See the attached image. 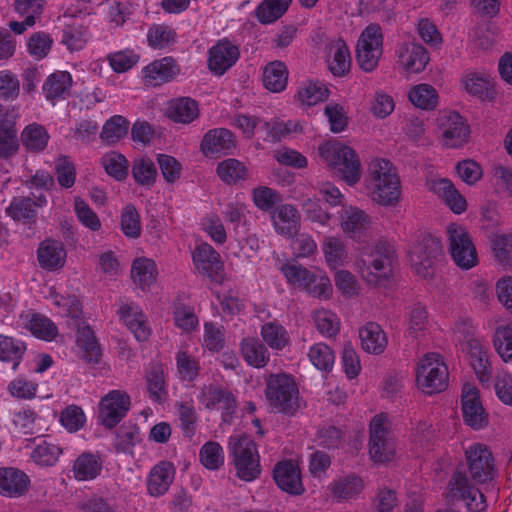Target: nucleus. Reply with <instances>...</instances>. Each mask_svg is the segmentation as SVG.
I'll use <instances>...</instances> for the list:
<instances>
[{"label":"nucleus","instance_id":"1","mask_svg":"<svg viewBox=\"0 0 512 512\" xmlns=\"http://www.w3.org/2000/svg\"><path fill=\"white\" fill-rule=\"evenodd\" d=\"M265 398L275 413L294 416L300 409L299 389L287 374H271L266 379Z\"/></svg>","mask_w":512,"mask_h":512},{"label":"nucleus","instance_id":"2","mask_svg":"<svg viewBox=\"0 0 512 512\" xmlns=\"http://www.w3.org/2000/svg\"><path fill=\"white\" fill-rule=\"evenodd\" d=\"M373 200L383 206H395L400 198V179L392 163L375 159L369 165Z\"/></svg>","mask_w":512,"mask_h":512},{"label":"nucleus","instance_id":"3","mask_svg":"<svg viewBox=\"0 0 512 512\" xmlns=\"http://www.w3.org/2000/svg\"><path fill=\"white\" fill-rule=\"evenodd\" d=\"M228 449L233 457L238 478L249 482L259 477L261 466L257 446L249 435L231 436L228 441Z\"/></svg>","mask_w":512,"mask_h":512},{"label":"nucleus","instance_id":"4","mask_svg":"<svg viewBox=\"0 0 512 512\" xmlns=\"http://www.w3.org/2000/svg\"><path fill=\"white\" fill-rule=\"evenodd\" d=\"M319 154L348 185H354L360 180V159L351 147L339 143L325 144L319 147Z\"/></svg>","mask_w":512,"mask_h":512},{"label":"nucleus","instance_id":"5","mask_svg":"<svg viewBox=\"0 0 512 512\" xmlns=\"http://www.w3.org/2000/svg\"><path fill=\"white\" fill-rule=\"evenodd\" d=\"M443 257L440 240L431 234H421L411 249V263L415 272L424 279L435 274V265Z\"/></svg>","mask_w":512,"mask_h":512},{"label":"nucleus","instance_id":"6","mask_svg":"<svg viewBox=\"0 0 512 512\" xmlns=\"http://www.w3.org/2000/svg\"><path fill=\"white\" fill-rule=\"evenodd\" d=\"M439 358L438 354H427L417 369V384L428 395L440 393L448 386V367Z\"/></svg>","mask_w":512,"mask_h":512},{"label":"nucleus","instance_id":"7","mask_svg":"<svg viewBox=\"0 0 512 512\" xmlns=\"http://www.w3.org/2000/svg\"><path fill=\"white\" fill-rule=\"evenodd\" d=\"M383 35L377 23H371L362 32L356 49V60L365 72L373 71L382 55Z\"/></svg>","mask_w":512,"mask_h":512},{"label":"nucleus","instance_id":"8","mask_svg":"<svg viewBox=\"0 0 512 512\" xmlns=\"http://www.w3.org/2000/svg\"><path fill=\"white\" fill-rule=\"evenodd\" d=\"M449 252L455 264L465 270L474 267L477 260L475 246L466 229L456 223L447 226Z\"/></svg>","mask_w":512,"mask_h":512},{"label":"nucleus","instance_id":"9","mask_svg":"<svg viewBox=\"0 0 512 512\" xmlns=\"http://www.w3.org/2000/svg\"><path fill=\"white\" fill-rule=\"evenodd\" d=\"M130 396L125 391L112 390L101 398L98 419L107 429L116 427L130 410Z\"/></svg>","mask_w":512,"mask_h":512},{"label":"nucleus","instance_id":"10","mask_svg":"<svg viewBox=\"0 0 512 512\" xmlns=\"http://www.w3.org/2000/svg\"><path fill=\"white\" fill-rule=\"evenodd\" d=\"M465 458L471 479L486 483L494 477V458L487 445L475 443L465 451Z\"/></svg>","mask_w":512,"mask_h":512},{"label":"nucleus","instance_id":"11","mask_svg":"<svg viewBox=\"0 0 512 512\" xmlns=\"http://www.w3.org/2000/svg\"><path fill=\"white\" fill-rule=\"evenodd\" d=\"M448 490L451 501L465 502L468 510L472 512H480L485 508L484 495L469 483L467 475L463 471L454 472L448 483Z\"/></svg>","mask_w":512,"mask_h":512},{"label":"nucleus","instance_id":"12","mask_svg":"<svg viewBox=\"0 0 512 512\" xmlns=\"http://www.w3.org/2000/svg\"><path fill=\"white\" fill-rule=\"evenodd\" d=\"M386 422L387 417L384 414L374 416L370 422L369 454L376 463L387 462L394 454V446L387 438Z\"/></svg>","mask_w":512,"mask_h":512},{"label":"nucleus","instance_id":"13","mask_svg":"<svg viewBox=\"0 0 512 512\" xmlns=\"http://www.w3.org/2000/svg\"><path fill=\"white\" fill-rule=\"evenodd\" d=\"M461 403L465 424L475 430L488 425V414L481 403L479 390L476 387L469 384L463 386Z\"/></svg>","mask_w":512,"mask_h":512},{"label":"nucleus","instance_id":"14","mask_svg":"<svg viewBox=\"0 0 512 512\" xmlns=\"http://www.w3.org/2000/svg\"><path fill=\"white\" fill-rule=\"evenodd\" d=\"M240 56L239 48L228 39L219 40L208 51V68L221 76L230 69Z\"/></svg>","mask_w":512,"mask_h":512},{"label":"nucleus","instance_id":"15","mask_svg":"<svg viewBox=\"0 0 512 512\" xmlns=\"http://www.w3.org/2000/svg\"><path fill=\"white\" fill-rule=\"evenodd\" d=\"M273 478L277 486L292 495H300L304 488L300 469L292 461L278 462L273 469Z\"/></svg>","mask_w":512,"mask_h":512},{"label":"nucleus","instance_id":"16","mask_svg":"<svg viewBox=\"0 0 512 512\" xmlns=\"http://www.w3.org/2000/svg\"><path fill=\"white\" fill-rule=\"evenodd\" d=\"M30 486L29 477L13 467L0 468V495L17 498L25 495Z\"/></svg>","mask_w":512,"mask_h":512},{"label":"nucleus","instance_id":"17","mask_svg":"<svg viewBox=\"0 0 512 512\" xmlns=\"http://www.w3.org/2000/svg\"><path fill=\"white\" fill-rule=\"evenodd\" d=\"M37 260L41 268L55 271L62 268L66 262V250L60 241L47 239L39 244Z\"/></svg>","mask_w":512,"mask_h":512},{"label":"nucleus","instance_id":"18","mask_svg":"<svg viewBox=\"0 0 512 512\" xmlns=\"http://www.w3.org/2000/svg\"><path fill=\"white\" fill-rule=\"evenodd\" d=\"M233 133L225 128L209 130L202 138L200 149L205 156L214 153L229 154L235 148Z\"/></svg>","mask_w":512,"mask_h":512},{"label":"nucleus","instance_id":"19","mask_svg":"<svg viewBox=\"0 0 512 512\" xmlns=\"http://www.w3.org/2000/svg\"><path fill=\"white\" fill-rule=\"evenodd\" d=\"M470 358V364L480 382H488L492 376V368L488 351L476 338L469 339L464 348Z\"/></svg>","mask_w":512,"mask_h":512},{"label":"nucleus","instance_id":"20","mask_svg":"<svg viewBox=\"0 0 512 512\" xmlns=\"http://www.w3.org/2000/svg\"><path fill=\"white\" fill-rule=\"evenodd\" d=\"M40 206L41 204L30 197H14L6 208V214L14 221L32 228L37 223L38 213L36 208Z\"/></svg>","mask_w":512,"mask_h":512},{"label":"nucleus","instance_id":"21","mask_svg":"<svg viewBox=\"0 0 512 512\" xmlns=\"http://www.w3.org/2000/svg\"><path fill=\"white\" fill-rule=\"evenodd\" d=\"M276 231L288 238L299 233L301 227V216L298 210L291 204L277 206L273 214Z\"/></svg>","mask_w":512,"mask_h":512},{"label":"nucleus","instance_id":"22","mask_svg":"<svg viewBox=\"0 0 512 512\" xmlns=\"http://www.w3.org/2000/svg\"><path fill=\"white\" fill-rule=\"evenodd\" d=\"M179 73V68L172 57L155 60L144 69L145 82L158 86L172 80Z\"/></svg>","mask_w":512,"mask_h":512},{"label":"nucleus","instance_id":"23","mask_svg":"<svg viewBox=\"0 0 512 512\" xmlns=\"http://www.w3.org/2000/svg\"><path fill=\"white\" fill-rule=\"evenodd\" d=\"M175 475L174 465L169 461H161L155 465L149 474L147 488L152 496L166 493L173 482Z\"/></svg>","mask_w":512,"mask_h":512},{"label":"nucleus","instance_id":"24","mask_svg":"<svg viewBox=\"0 0 512 512\" xmlns=\"http://www.w3.org/2000/svg\"><path fill=\"white\" fill-rule=\"evenodd\" d=\"M443 126L442 137L445 146L458 148L468 141L470 135L469 127L458 113H451L446 124H443Z\"/></svg>","mask_w":512,"mask_h":512},{"label":"nucleus","instance_id":"25","mask_svg":"<svg viewBox=\"0 0 512 512\" xmlns=\"http://www.w3.org/2000/svg\"><path fill=\"white\" fill-rule=\"evenodd\" d=\"M165 115L175 123L189 124L199 116L198 102L190 97L174 99Z\"/></svg>","mask_w":512,"mask_h":512},{"label":"nucleus","instance_id":"26","mask_svg":"<svg viewBox=\"0 0 512 512\" xmlns=\"http://www.w3.org/2000/svg\"><path fill=\"white\" fill-rule=\"evenodd\" d=\"M371 224V217L363 210L350 207L341 215V227L350 238L360 239Z\"/></svg>","mask_w":512,"mask_h":512},{"label":"nucleus","instance_id":"27","mask_svg":"<svg viewBox=\"0 0 512 512\" xmlns=\"http://www.w3.org/2000/svg\"><path fill=\"white\" fill-rule=\"evenodd\" d=\"M359 338L364 351L372 354H381L387 346V338L381 326L375 322H368L359 330Z\"/></svg>","mask_w":512,"mask_h":512},{"label":"nucleus","instance_id":"28","mask_svg":"<svg viewBox=\"0 0 512 512\" xmlns=\"http://www.w3.org/2000/svg\"><path fill=\"white\" fill-rule=\"evenodd\" d=\"M193 260L197 269L211 278L213 273H217L222 267L220 254L208 243H202L196 247Z\"/></svg>","mask_w":512,"mask_h":512},{"label":"nucleus","instance_id":"29","mask_svg":"<svg viewBox=\"0 0 512 512\" xmlns=\"http://www.w3.org/2000/svg\"><path fill=\"white\" fill-rule=\"evenodd\" d=\"M102 469L100 457L89 452H84L77 457L73 465L74 477L77 480H92L96 478Z\"/></svg>","mask_w":512,"mask_h":512},{"label":"nucleus","instance_id":"30","mask_svg":"<svg viewBox=\"0 0 512 512\" xmlns=\"http://www.w3.org/2000/svg\"><path fill=\"white\" fill-rule=\"evenodd\" d=\"M77 345L83 351V358L89 363H98L101 357V349L93 330L83 323L77 330Z\"/></svg>","mask_w":512,"mask_h":512},{"label":"nucleus","instance_id":"31","mask_svg":"<svg viewBox=\"0 0 512 512\" xmlns=\"http://www.w3.org/2000/svg\"><path fill=\"white\" fill-rule=\"evenodd\" d=\"M292 0H263L255 10V17L261 24H271L280 19L288 10Z\"/></svg>","mask_w":512,"mask_h":512},{"label":"nucleus","instance_id":"32","mask_svg":"<svg viewBox=\"0 0 512 512\" xmlns=\"http://www.w3.org/2000/svg\"><path fill=\"white\" fill-rule=\"evenodd\" d=\"M288 71L281 61L269 63L263 72V84L266 89L272 92H281L286 88Z\"/></svg>","mask_w":512,"mask_h":512},{"label":"nucleus","instance_id":"33","mask_svg":"<svg viewBox=\"0 0 512 512\" xmlns=\"http://www.w3.org/2000/svg\"><path fill=\"white\" fill-rule=\"evenodd\" d=\"M330 52H333V60L329 63V70L334 76L342 77L349 72L351 57L344 40L338 39L329 44Z\"/></svg>","mask_w":512,"mask_h":512},{"label":"nucleus","instance_id":"34","mask_svg":"<svg viewBox=\"0 0 512 512\" xmlns=\"http://www.w3.org/2000/svg\"><path fill=\"white\" fill-rule=\"evenodd\" d=\"M72 85V77L67 71H56L48 76L43 84V90L46 98L54 100L69 94Z\"/></svg>","mask_w":512,"mask_h":512},{"label":"nucleus","instance_id":"35","mask_svg":"<svg viewBox=\"0 0 512 512\" xmlns=\"http://www.w3.org/2000/svg\"><path fill=\"white\" fill-rule=\"evenodd\" d=\"M25 351L24 342L0 334V361L11 363L13 370L18 368Z\"/></svg>","mask_w":512,"mask_h":512},{"label":"nucleus","instance_id":"36","mask_svg":"<svg viewBox=\"0 0 512 512\" xmlns=\"http://www.w3.org/2000/svg\"><path fill=\"white\" fill-rule=\"evenodd\" d=\"M408 98L415 107L423 110H433L438 104V93L430 84L422 83L412 87Z\"/></svg>","mask_w":512,"mask_h":512},{"label":"nucleus","instance_id":"37","mask_svg":"<svg viewBox=\"0 0 512 512\" xmlns=\"http://www.w3.org/2000/svg\"><path fill=\"white\" fill-rule=\"evenodd\" d=\"M241 352L247 363L257 368L264 367L269 360L264 344L254 338L242 341Z\"/></svg>","mask_w":512,"mask_h":512},{"label":"nucleus","instance_id":"38","mask_svg":"<svg viewBox=\"0 0 512 512\" xmlns=\"http://www.w3.org/2000/svg\"><path fill=\"white\" fill-rule=\"evenodd\" d=\"M131 277L141 288L150 286L156 281V264L148 258L135 259L132 264Z\"/></svg>","mask_w":512,"mask_h":512},{"label":"nucleus","instance_id":"39","mask_svg":"<svg viewBox=\"0 0 512 512\" xmlns=\"http://www.w3.org/2000/svg\"><path fill=\"white\" fill-rule=\"evenodd\" d=\"M217 175L228 185L236 184L247 178L246 166L237 159L229 158L217 165Z\"/></svg>","mask_w":512,"mask_h":512},{"label":"nucleus","instance_id":"40","mask_svg":"<svg viewBox=\"0 0 512 512\" xmlns=\"http://www.w3.org/2000/svg\"><path fill=\"white\" fill-rule=\"evenodd\" d=\"M393 261L374 258L367 266L366 270H362L363 278L372 285H382L386 282L392 272Z\"/></svg>","mask_w":512,"mask_h":512},{"label":"nucleus","instance_id":"41","mask_svg":"<svg viewBox=\"0 0 512 512\" xmlns=\"http://www.w3.org/2000/svg\"><path fill=\"white\" fill-rule=\"evenodd\" d=\"M132 177L141 186H152L156 182L157 169L149 157L135 159L132 164Z\"/></svg>","mask_w":512,"mask_h":512},{"label":"nucleus","instance_id":"42","mask_svg":"<svg viewBox=\"0 0 512 512\" xmlns=\"http://www.w3.org/2000/svg\"><path fill=\"white\" fill-rule=\"evenodd\" d=\"M49 140L46 129L38 124L28 125L22 132V144L32 152H40L45 149Z\"/></svg>","mask_w":512,"mask_h":512},{"label":"nucleus","instance_id":"43","mask_svg":"<svg viewBox=\"0 0 512 512\" xmlns=\"http://www.w3.org/2000/svg\"><path fill=\"white\" fill-rule=\"evenodd\" d=\"M128 130L129 121L121 115H115L106 121L100 137L108 144H115L128 134Z\"/></svg>","mask_w":512,"mask_h":512},{"label":"nucleus","instance_id":"44","mask_svg":"<svg viewBox=\"0 0 512 512\" xmlns=\"http://www.w3.org/2000/svg\"><path fill=\"white\" fill-rule=\"evenodd\" d=\"M101 163L106 173L116 179L117 181H123L128 176V160L126 157L116 151L105 154Z\"/></svg>","mask_w":512,"mask_h":512},{"label":"nucleus","instance_id":"45","mask_svg":"<svg viewBox=\"0 0 512 512\" xmlns=\"http://www.w3.org/2000/svg\"><path fill=\"white\" fill-rule=\"evenodd\" d=\"M493 345L505 363L512 362V324L499 326L495 329Z\"/></svg>","mask_w":512,"mask_h":512},{"label":"nucleus","instance_id":"46","mask_svg":"<svg viewBox=\"0 0 512 512\" xmlns=\"http://www.w3.org/2000/svg\"><path fill=\"white\" fill-rule=\"evenodd\" d=\"M463 83L469 94L481 99L492 98L495 93L489 78L480 76L477 73L467 74L463 79Z\"/></svg>","mask_w":512,"mask_h":512},{"label":"nucleus","instance_id":"47","mask_svg":"<svg viewBox=\"0 0 512 512\" xmlns=\"http://www.w3.org/2000/svg\"><path fill=\"white\" fill-rule=\"evenodd\" d=\"M407 58L401 55L402 63L408 72L419 73L422 72L429 62V55L427 50L420 44L413 43L411 49H407Z\"/></svg>","mask_w":512,"mask_h":512},{"label":"nucleus","instance_id":"48","mask_svg":"<svg viewBox=\"0 0 512 512\" xmlns=\"http://www.w3.org/2000/svg\"><path fill=\"white\" fill-rule=\"evenodd\" d=\"M200 461L204 467L210 470L219 469L224 463V453L218 442H206L199 453Z\"/></svg>","mask_w":512,"mask_h":512},{"label":"nucleus","instance_id":"49","mask_svg":"<svg viewBox=\"0 0 512 512\" xmlns=\"http://www.w3.org/2000/svg\"><path fill=\"white\" fill-rule=\"evenodd\" d=\"M280 271L287 282L293 286L305 289L308 284H311L313 273L300 264L285 263L280 267Z\"/></svg>","mask_w":512,"mask_h":512},{"label":"nucleus","instance_id":"50","mask_svg":"<svg viewBox=\"0 0 512 512\" xmlns=\"http://www.w3.org/2000/svg\"><path fill=\"white\" fill-rule=\"evenodd\" d=\"M176 32L167 25H153L147 34L148 44L155 49H163L174 43Z\"/></svg>","mask_w":512,"mask_h":512},{"label":"nucleus","instance_id":"51","mask_svg":"<svg viewBox=\"0 0 512 512\" xmlns=\"http://www.w3.org/2000/svg\"><path fill=\"white\" fill-rule=\"evenodd\" d=\"M308 356L313 365L319 370L326 372L331 371L335 356L328 345L323 343L315 344L310 348Z\"/></svg>","mask_w":512,"mask_h":512},{"label":"nucleus","instance_id":"52","mask_svg":"<svg viewBox=\"0 0 512 512\" xmlns=\"http://www.w3.org/2000/svg\"><path fill=\"white\" fill-rule=\"evenodd\" d=\"M30 332L43 340L51 341L58 333L56 325L47 317L39 314H34L29 321Z\"/></svg>","mask_w":512,"mask_h":512},{"label":"nucleus","instance_id":"53","mask_svg":"<svg viewBox=\"0 0 512 512\" xmlns=\"http://www.w3.org/2000/svg\"><path fill=\"white\" fill-rule=\"evenodd\" d=\"M121 230L129 238H138L141 234L140 216L135 206L126 205L121 213Z\"/></svg>","mask_w":512,"mask_h":512},{"label":"nucleus","instance_id":"54","mask_svg":"<svg viewBox=\"0 0 512 512\" xmlns=\"http://www.w3.org/2000/svg\"><path fill=\"white\" fill-rule=\"evenodd\" d=\"M329 90L318 82H309L298 91V99L302 104L312 106L327 100Z\"/></svg>","mask_w":512,"mask_h":512},{"label":"nucleus","instance_id":"55","mask_svg":"<svg viewBox=\"0 0 512 512\" xmlns=\"http://www.w3.org/2000/svg\"><path fill=\"white\" fill-rule=\"evenodd\" d=\"M140 441V431L136 425L120 427L116 432L115 450L118 453H130L132 448Z\"/></svg>","mask_w":512,"mask_h":512},{"label":"nucleus","instance_id":"56","mask_svg":"<svg viewBox=\"0 0 512 512\" xmlns=\"http://www.w3.org/2000/svg\"><path fill=\"white\" fill-rule=\"evenodd\" d=\"M62 450L57 445L43 441L33 450L31 457L39 465L52 466L56 463Z\"/></svg>","mask_w":512,"mask_h":512},{"label":"nucleus","instance_id":"57","mask_svg":"<svg viewBox=\"0 0 512 512\" xmlns=\"http://www.w3.org/2000/svg\"><path fill=\"white\" fill-rule=\"evenodd\" d=\"M146 381L150 398L159 403L163 402L166 395L163 371L159 367H152L146 375Z\"/></svg>","mask_w":512,"mask_h":512},{"label":"nucleus","instance_id":"58","mask_svg":"<svg viewBox=\"0 0 512 512\" xmlns=\"http://www.w3.org/2000/svg\"><path fill=\"white\" fill-rule=\"evenodd\" d=\"M261 335L264 341L273 349L280 350L287 344L286 331L279 324L265 323L262 326Z\"/></svg>","mask_w":512,"mask_h":512},{"label":"nucleus","instance_id":"59","mask_svg":"<svg viewBox=\"0 0 512 512\" xmlns=\"http://www.w3.org/2000/svg\"><path fill=\"white\" fill-rule=\"evenodd\" d=\"M57 181L63 188H70L76 179V168L67 156H60L55 162Z\"/></svg>","mask_w":512,"mask_h":512},{"label":"nucleus","instance_id":"60","mask_svg":"<svg viewBox=\"0 0 512 512\" xmlns=\"http://www.w3.org/2000/svg\"><path fill=\"white\" fill-rule=\"evenodd\" d=\"M363 488V481L357 476H348L335 483L333 493L341 499H351L358 495Z\"/></svg>","mask_w":512,"mask_h":512},{"label":"nucleus","instance_id":"61","mask_svg":"<svg viewBox=\"0 0 512 512\" xmlns=\"http://www.w3.org/2000/svg\"><path fill=\"white\" fill-rule=\"evenodd\" d=\"M207 408L221 405V408L229 411L235 407V399L231 392L220 387L210 385L207 391Z\"/></svg>","mask_w":512,"mask_h":512},{"label":"nucleus","instance_id":"62","mask_svg":"<svg viewBox=\"0 0 512 512\" xmlns=\"http://www.w3.org/2000/svg\"><path fill=\"white\" fill-rule=\"evenodd\" d=\"M60 422L68 431L76 432L84 426L86 417L81 407L70 405L62 411Z\"/></svg>","mask_w":512,"mask_h":512},{"label":"nucleus","instance_id":"63","mask_svg":"<svg viewBox=\"0 0 512 512\" xmlns=\"http://www.w3.org/2000/svg\"><path fill=\"white\" fill-rule=\"evenodd\" d=\"M157 162L166 182L174 183L180 178L182 166L175 157L166 154H158Z\"/></svg>","mask_w":512,"mask_h":512},{"label":"nucleus","instance_id":"64","mask_svg":"<svg viewBox=\"0 0 512 512\" xmlns=\"http://www.w3.org/2000/svg\"><path fill=\"white\" fill-rule=\"evenodd\" d=\"M325 115L328 118L330 129L334 133L345 130L348 125L349 118L346 115L344 107L340 104H329L325 107Z\"/></svg>","mask_w":512,"mask_h":512}]
</instances>
